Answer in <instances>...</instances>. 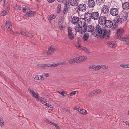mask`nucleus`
I'll return each mask as SVG.
<instances>
[{
	"instance_id": "obj_40",
	"label": "nucleus",
	"mask_w": 129,
	"mask_h": 129,
	"mask_svg": "<svg viewBox=\"0 0 129 129\" xmlns=\"http://www.w3.org/2000/svg\"><path fill=\"white\" fill-rule=\"evenodd\" d=\"M15 9L16 10H20L21 9V8L20 7L19 5H16L14 7Z\"/></svg>"
},
{
	"instance_id": "obj_31",
	"label": "nucleus",
	"mask_w": 129,
	"mask_h": 129,
	"mask_svg": "<svg viewBox=\"0 0 129 129\" xmlns=\"http://www.w3.org/2000/svg\"><path fill=\"white\" fill-rule=\"evenodd\" d=\"M116 21V20H114L113 21V22L114 23L115 22V24L113 26V28H115L117 26L118 24H119L117 20Z\"/></svg>"
},
{
	"instance_id": "obj_49",
	"label": "nucleus",
	"mask_w": 129,
	"mask_h": 129,
	"mask_svg": "<svg viewBox=\"0 0 129 129\" xmlns=\"http://www.w3.org/2000/svg\"><path fill=\"white\" fill-rule=\"evenodd\" d=\"M41 66L42 65V67H44V68H46L47 67H49V66H50V64H44L43 65H41Z\"/></svg>"
},
{
	"instance_id": "obj_43",
	"label": "nucleus",
	"mask_w": 129,
	"mask_h": 129,
	"mask_svg": "<svg viewBox=\"0 0 129 129\" xmlns=\"http://www.w3.org/2000/svg\"><path fill=\"white\" fill-rule=\"evenodd\" d=\"M68 11V8L64 7L63 11V13L64 14H66Z\"/></svg>"
},
{
	"instance_id": "obj_11",
	"label": "nucleus",
	"mask_w": 129,
	"mask_h": 129,
	"mask_svg": "<svg viewBox=\"0 0 129 129\" xmlns=\"http://www.w3.org/2000/svg\"><path fill=\"white\" fill-rule=\"evenodd\" d=\"M79 18L78 17L73 16L71 20V22L72 24H78L79 20Z\"/></svg>"
},
{
	"instance_id": "obj_56",
	"label": "nucleus",
	"mask_w": 129,
	"mask_h": 129,
	"mask_svg": "<svg viewBox=\"0 0 129 129\" xmlns=\"http://www.w3.org/2000/svg\"><path fill=\"white\" fill-rule=\"evenodd\" d=\"M76 91H74L72 92H71V93H70V96H71L73 95H75L76 94Z\"/></svg>"
},
{
	"instance_id": "obj_34",
	"label": "nucleus",
	"mask_w": 129,
	"mask_h": 129,
	"mask_svg": "<svg viewBox=\"0 0 129 129\" xmlns=\"http://www.w3.org/2000/svg\"><path fill=\"white\" fill-rule=\"evenodd\" d=\"M66 3L64 4L65 6L64 7L66 8H69V3L68 0H66Z\"/></svg>"
},
{
	"instance_id": "obj_63",
	"label": "nucleus",
	"mask_w": 129,
	"mask_h": 129,
	"mask_svg": "<svg viewBox=\"0 0 129 129\" xmlns=\"http://www.w3.org/2000/svg\"><path fill=\"white\" fill-rule=\"evenodd\" d=\"M44 121H45L46 122L48 123L49 124L50 120H49L48 119H46Z\"/></svg>"
},
{
	"instance_id": "obj_18",
	"label": "nucleus",
	"mask_w": 129,
	"mask_h": 129,
	"mask_svg": "<svg viewBox=\"0 0 129 129\" xmlns=\"http://www.w3.org/2000/svg\"><path fill=\"white\" fill-rule=\"evenodd\" d=\"M78 57H75L73 59H71L68 60L69 63L70 64H73L78 62Z\"/></svg>"
},
{
	"instance_id": "obj_5",
	"label": "nucleus",
	"mask_w": 129,
	"mask_h": 129,
	"mask_svg": "<svg viewBox=\"0 0 129 129\" xmlns=\"http://www.w3.org/2000/svg\"><path fill=\"white\" fill-rule=\"evenodd\" d=\"M55 50L54 46L52 45L48 48V50L46 52L47 55L48 56L52 55Z\"/></svg>"
},
{
	"instance_id": "obj_50",
	"label": "nucleus",
	"mask_w": 129,
	"mask_h": 129,
	"mask_svg": "<svg viewBox=\"0 0 129 129\" xmlns=\"http://www.w3.org/2000/svg\"><path fill=\"white\" fill-rule=\"evenodd\" d=\"M75 46L77 48L79 49H82V48L83 47L79 45H75Z\"/></svg>"
},
{
	"instance_id": "obj_55",
	"label": "nucleus",
	"mask_w": 129,
	"mask_h": 129,
	"mask_svg": "<svg viewBox=\"0 0 129 129\" xmlns=\"http://www.w3.org/2000/svg\"><path fill=\"white\" fill-rule=\"evenodd\" d=\"M5 10L7 11H9V10L10 9V5H9L8 6H5Z\"/></svg>"
},
{
	"instance_id": "obj_15",
	"label": "nucleus",
	"mask_w": 129,
	"mask_h": 129,
	"mask_svg": "<svg viewBox=\"0 0 129 129\" xmlns=\"http://www.w3.org/2000/svg\"><path fill=\"white\" fill-rule=\"evenodd\" d=\"M91 13L87 12L84 15V18L86 21L89 22L90 21V19H91V17H90Z\"/></svg>"
},
{
	"instance_id": "obj_29",
	"label": "nucleus",
	"mask_w": 129,
	"mask_h": 129,
	"mask_svg": "<svg viewBox=\"0 0 129 129\" xmlns=\"http://www.w3.org/2000/svg\"><path fill=\"white\" fill-rule=\"evenodd\" d=\"M70 5L72 6H76L77 5V0H75L74 2H70Z\"/></svg>"
},
{
	"instance_id": "obj_59",
	"label": "nucleus",
	"mask_w": 129,
	"mask_h": 129,
	"mask_svg": "<svg viewBox=\"0 0 129 129\" xmlns=\"http://www.w3.org/2000/svg\"><path fill=\"white\" fill-rule=\"evenodd\" d=\"M126 64H121L120 65V66L124 68H126Z\"/></svg>"
},
{
	"instance_id": "obj_61",
	"label": "nucleus",
	"mask_w": 129,
	"mask_h": 129,
	"mask_svg": "<svg viewBox=\"0 0 129 129\" xmlns=\"http://www.w3.org/2000/svg\"><path fill=\"white\" fill-rule=\"evenodd\" d=\"M28 91L30 93H32V94L33 91H34V90H31L30 88H29L28 89Z\"/></svg>"
},
{
	"instance_id": "obj_35",
	"label": "nucleus",
	"mask_w": 129,
	"mask_h": 129,
	"mask_svg": "<svg viewBox=\"0 0 129 129\" xmlns=\"http://www.w3.org/2000/svg\"><path fill=\"white\" fill-rule=\"evenodd\" d=\"M82 50L86 53L89 54L90 53L89 51L87 48L85 47L82 48Z\"/></svg>"
},
{
	"instance_id": "obj_60",
	"label": "nucleus",
	"mask_w": 129,
	"mask_h": 129,
	"mask_svg": "<svg viewBox=\"0 0 129 129\" xmlns=\"http://www.w3.org/2000/svg\"><path fill=\"white\" fill-rule=\"evenodd\" d=\"M123 122L126 125H129V122L127 121H123Z\"/></svg>"
},
{
	"instance_id": "obj_57",
	"label": "nucleus",
	"mask_w": 129,
	"mask_h": 129,
	"mask_svg": "<svg viewBox=\"0 0 129 129\" xmlns=\"http://www.w3.org/2000/svg\"><path fill=\"white\" fill-rule=\"evenodd\" d=\"M59 65H63L66 64V63L64 62H60L59 63Z\"/></svg>"
},
{
	"instance_id": "obj_8",
	"label": "nucleus",
	"mask_w": 129,
	"mask_h": 129,
	"mask_svg": "<svg viewBox=\"0 0 129 129\" xmlns=\"http://www.w3.org/2000/svg\"><path fill=\"white\" fill-rule=\"evenodd\" d=\"M90 17L94 20H97L99 17V15L98 12H94L91 13Z\"/></svg>"
},
{
	"instance_id": "obj_10",
	"label": "nucleus",
	"mask_w": 129,
	"mask_h": 129,
	"mask_svg": "<svg viewBox=\"0 0 129 129\" xmlns=\"http://www.w3.org/2000/svg\"><path fill=\"white\" fill-rule=\"evenodd\" d=\"M86 6L85 4H82L79 5L78 8L79 11H84L86 10Z\"/></svg>"
},
{
	"instance_id": "obj_24",
	"label": "nucleus",
	"mask_w": 129,
	"mask_h": 129,
	"mask_svg": "<svg viewBox=\"0 0 129 129\" xmlns=\"http://www.w3.org/2000/svg\"><path fill=\"white\" fill-rule=\"evenodd\" d=\"M104 1V0H96V3L98 5L100 6L103 4Z\"/></svg>"
},
{
	"instance_id": "obj_16",
	"label": "nucleus",
	"mask_w": 129,
	"mask_h": 129,
	"mask_svg": "<svg viewBox=\"0 0 129 129\" xmlns=\"http://www.w3.org/2000/svg\"><path fill=\"white\" fill-rule=\"evenodd\" d=\"M105 24V26L107 27H110L113 25V23L111 21L107 20Z\"/></svg>"
},
{
	"instance_id": "obj_52",
	"label": "nucleus",
	"mask_w": 129,
	"mask_h": 129,
	"mask_svg": "<svg viewBox=\"0 0 129 129\" xmlns=\"http://www.w3.org/2000/svg\"><path fill=\"white\" fill-rule=\"evenodd\" d=\"M26 36L31 38H32L33 37V35L31 33H26Z\"/></svg>"
},
{
	"instance_id": "obj_54",
	"label": "nucleus",
	"mask_w": 129,
	"mask_h": 129,
	"mask_svg": "<svg viewBox=\"0 0 129 129\" xmlns=\"http://www.w3.org/2000/svg\"><path fill=\"white\" fill-rule=\"evenodd\" d=\"M74 109L77 110L79 112V111L81 110V108L77 107H75L74 108Z\"/></svg>"
},
{
	"instance_id": "obj_36",
	"label": "nucleus",
	"mask_w": 129,
	"mask_h": 129,
	"mask_svg": "<svg viewBox=\"0 0 129 129\" xmlns=\"http://www.w3.org/2000/svg\"><path fill=\"white\" fill-rule=\"evenodd\" d=\"M75 30V31L76 32H79L80 33L81 32V28L79 26V27H77V26H75L74 27Z\"/></svg>"
},
{
	"instance_id": "obj_32",
	"label": "nucleus",
	"mask_w": 129,
	"mask_h": 129,
	"mask_svg": "<svg viewBox=\"0 0 129 129\" xmlns=\"http://www.w3.org/2000/svg\"><path fill=\"white\" fill-rule=\"evenodd\" d=\"M9 12V11H7L6 10H4L1 13V15L2 16H5L7 15Z\"/></svg>"
},
{
	"instance_id": "obj_48",
	"label": "nucleus",
	"mask_w": 129,
	"mask_h": 129,
	"mask_svg": "<svg viewBox=\"0 0 129 129\" xmlns=\"http://www.w3.org/2000/svg\"><path fill=\"white\" fill-rule=\"evenodd\" d=\"M58 23L59 25H62V20L61 19H59L58 20Z\"/></svg>"
},
{
	"instance_id": "obj_17",
	"label": "nucleus",
	"mask_w": 129,
	"mask_h": 129,
	"mask_svg": "<svg viewBox=\"0 0 129 129\" xmlns=\"http://www.w3.org/2000/svg\"><path fill=\"white\" fill-rule=\"evenodd\" d=\"M95 3L93 0H89L88 2V5L89 7L92 8L94 6Z\"/></svg>"
},
{
	"instance_id": "obj_13",
	"label": "nucleus",
	"mask_w": 129,
	"mask_h": 129,
	"mask_svg": "<svg viewBox=\"0 0 129 129\" xmlns=\"http://www.w3.org/2000/svg\"><path fill=\"white\" fill-rule=\"evenodd\" d=\"M127 19V17L126 16L122 17V18H118L117 20L119 24H121L123 23L124 21H126Z\"/></svg>"
},
{
	"instance_id": "obj_3",
	"label": "nucleus",
	"mask_w": 129,
	"mask_h": 129,
	"mask_svg": "<svg viewBox=\"0 0 129 129\" xmlns=\"http://www.w3.org/2000/svg\"><path fill=\"white\" fill-rule=\"evenodd\" d=\"M86 21L85 19L82 18H79V20L78 23V26L80 28H82L85 27L86 25L85 21Z\"/></svg>"
},
{
	"instance_id": "obj_28",
	"label": "nucleus",
	"mask_w": 129,
	"mask_h": 129,
	"mask_svg": "<svg viewBox=\"0 0 129 129\" xmlns=\"http://www.w3.org/2000/svg\"><path fill=\"white\" fill-rule=\"evenodd\" d=\"M129 39V34L127 35L125 38H122V40L124 41L128 42Z\"/></svg>"
},
{
	"instance_id": "obj_12",
	"label": "nucleus",
	"mask_w": 129,
	"mask_h": 129,
	"mask_svg": "<svg viewBox=\"0 0 129 129\" xmlns=\"http://www.w3.org/2000/svg\"><path fill=\"white\" fill-rule=\"evenodd\" d=\"M108 46L111 48H114L116 46V44L115 42L114 41H109L108 42Z\"/></svg>"
},
{
	"instance_id": "obj_46",
	"label": "nucleus",
	"mask_w": 129,
	"mask_h": 129,
	"mask_svg": "<svg viewBox=\"0 0 129 129\" xmlns=\"http://www.w3.org/2000/svg\"><path fill=\"white\" fill-rule=\"evenodd\" d=\"M58 92L60 93L62 95V96H63V98H64L66 96V93H64V92L63 91H58Z\"/></svg>"
},
{
	"instance_id": "obj_39",
	"label": "nucleus",
	"mask_w": 129,
	"mask_h": 129,
	"mask_svg": "<svg viewBox=\"0 0 129 129\" xmlns=\"http://www.w3.org/2000/svg\"><path fill=\"white\" fill-rule=\"evenodd\" d=\"M48 107V109L50 110L51 111H52L53 106L51 104H48L47 105Z\"/></svg>"
},
{
	"instance_id": "obj_44",
	"label": "nucleus",
	"mask_w": 129,
	"mask_h": 129,
	"mask_svg": "<svg viewBox=\"0 0 129 129\" xmlns=\"http://www.w3.org/2000/svg\"><path fill=\"white\" fill-rule=\"evenodd\" d=\"M55 17H56L54 15H52V14L50 16V19H49V20H50V21H51L53 19H54L55 18Z\"/></svg>"
},
{
	"instance_id": "obj_58",
	"label": "nucleus",
	"mask_w": 129,
	"mask_h": 129,
	"mask_svg": "<svg viewBox=\"0 0 129 129\" xmlns=\"http://www.w3.org/2000/svg\"><path fill=\"white\" fill-rule=\"evenodd\" d=\"M30 43L31 45L33 46H34L35 45H36V44L34 42H30Z\"/></svg>"
},
{
	"instance_id": "obj_21",
	"label": "nucleus",
	"mask_w": 129,
	"mask_h": 129,
	"mask_svg": "<svg viewBox=\"0 0 129 129\" xmlns=\"http://www.w3.org/2000/svg\"><path fill=\"white\" fill-rule=\"evenodd\" d=\"M89 34L88 33H86L84 35L83 37V40L84 41H86L88 39Z\"/></svg>"
},
{
	"instance_id": "obj_22",
	"label": "nucleus",
	"mask_w": 129,
	"mask_h": 129,
	"mask_svg": "<svg viewBox=\"0 0 129 129\" xmlns=\"http://www.w3.org/2000/svg\"><path fill=\"white\" fill-rule=\"evenodd\" d=\"M32 96L33 97L35 98L37 101L39 100V97H38V93H36L34 91H33Z\"/></svg>"
},
{
	"instance_id": "obj_33",
	"label": "nucleus",
	"mask_w": 129,
	"mask_h": 129,
	"mask_svg": "<svg viewBox=\"0 0 129 129\" xmlns=\"http://www.w3.org/2000/svg\"><path fill=\"white\" fill-rule=\"evenodd\" d=\"M95 93V90H93L90 92L89 94V96L91 97L94 95Z\"/></svg>"
},
{
	"instance_id": "obj_64",
	"label": "nucleus",
	"mask_w": 129,
	"mask_h": 129,
	"mask_svg": "<svg viewBox=\"0 0 129 129\" xmlns=\"http://www.w3.org/2000/svg\"><path fill=\"white\" fill-rule=\"evenodd\" d=\"M13 58H14L17 59V56L16 55L14 54L13 56Z\"/></svg>"
},
{
	"instance_id": "obj_23",
	"label": "nucleus",
	"mask_w": 129,
	"mask_h": 129,
	"mask_svg": "<svg viewBox=\"0 0 129 129\" xmlns=\"http://www.w3.org/2000/svg\"><path fill=\"white\" fill-rule=\"evenodd\" d=\"M35 79L36 80H40L42 79L43 80L44 79V77H43L42 75H37L35 77Z\"/></svg>"
},
{
	"instance_id": "obj_14",
	"label": "nucleus",
	"mask_w": 129,
	"mask_h": 129,
	"mask_svg": "<svg viewBox=\"0 0 129 129\" xmlns=\"http://www.w3.org/2000/svg\"><path fill=\"white\" fill-rule=\"evenodd\" d=\"M109 8L108 6L104 5L102 10V12L104 14L106 13L109 12Z\"/></svg>"
},
{
	"instance_id": "obj_1",
	"label": "nucleus",
	"mask_w": 129,
	"mask_h": 129,
	"mask_svg": "<svg viewBox=\"0 0 129 129\" xmlns=\"http://www.w3.org/2000/svg\"><path fill=\"white\" fill-rule=\"evenodd\" d=\"M87 31L89 32H93L95 33L96 35H99L100 34V37L101 39H103L105 38L107 39L109 38L110 34V29L107 30L105 27L98 25L96 26V29L94 30V26L92 25L87 26Z\"/></svg>"
},
{
	"instance_id": "obj_47",
	"label": "nucleus",
	"mask_w": 129,
	"mask_h": 129,
	"mask_svg": "<svg viewBox=\"0 0 129 129\" xmlns=\"http://www.w3.org/2000/svg\"><path fill=\"white\" fill-rule=\"evenodd\" d=\"M101 66H100V65H99L97 66H96L95 65V70H99L101 69Z\"/></svg>"
},
{
	"instance_id": "obj_42",
	"label": "nucleus",
	"mask_w": 129,
	"mask_h": 129,
	"mask_svg": "<svg viewBox=\"0 0 129 129\" xmlns=\"http://www.w3.org/2000/svg\"><path fill=\"white\" fill-rule=\"evenodd\" d=\"M4 121L3 119L0 117V125L2 126L4 125Z\"/></svg>"
},
{
	"instance_id": "obj_51",
	"label": "nucleus",
	"mask_w": 129,
	"mask_h": 129,
	"mask_svg": "<svg viewBox=\"0 0 129 129\" xmlns=\"http://www.w3.org/2000/svg\"><path fill=\"white\" fill-rule=\"evenodd\" d=\"M95 65H91L89 67V69H93L95 70Z\"/></svg>"
},
{
	"instance_id": "obj_27",
	"label": "nucleus",
	"mask_w": 129,
	"mask_h": 129,
	"mask_svg": "<svg viewBox=\"0 0 129 129\" xmlns=\"http://www.w3.org/2000/svg\"><path fill=\"white\" fill-rule=\"evenodd\" d=\"M4 5V6H8L10 5V0H3Z\"/></svg>"
},
{
	"instance_id": "obj_45",
	"label": "nucleus",
	"mask_w": 129,
	"mask_h": 129,
	"mask_svg": "<svg viewBox=\"0 0 129 129\" xmlns=\"http://www.w3.org/2000/svg\"><path fill=\"white\" fill-rule=\"evenodd\" d=\"M30 9V8L28 7H25L23 8V12H24L26 10H28Z\"/></svg>"
},
{
	"instance_id": "obj_2",
	"label": "nucleus",
	"mask_w": 129,
	"mask_h": 129,
	"mask_svg": "<svg viewBox=\"0 0 129 129\" xmlns=\"http://www.w3.org/2000/svg\"><path fill=\"white\" fill-rule=\"evenodd\" d=\"M6 26L8 31H10L12 34L14 33V31L12 29V25L10 21H6Z\"/></svg>"
},
{
	"instance_id": "obj_6",
	"label": "nucleus",
	"mask_w": 129,
	"mask_h": 129,
	"mask_svg": "<svg viewBox=\"0 0 129 129\" xmlns=\"http://www.w3.org/2000/svg\"><path fill=\"white\" fill-rule=\"evenodd\" d=\"M124 30L122 28L118 29L117 31V36L116 38L118 39L122 40V38L123 37L121 36L124 33Z\"/></svg>"
},
{
	"instance_id": "obj_9",
	"label": "nucleus",
	"mask_w": 129,
	"mask_h": 129,
	"mask_svg": "<svg viewBox=\"0 0 129 129\" xmlns=\"http://www.w3.org/2000/svg\"><path fill=\"white\" fill-rule=\"evenodd\" d=\"M99 21L100 24L102 25H105L107 20L106 17L104 16L99 17Z\"/></svg>"
},
{
	"instance_id": "obj_37",
	"label": "nucleus",
	"mask_w": 129,
	"mask_h": 129,
	"mask_svg": "<svg viewBox=\"0 0 129 129\" xmlns=\"http://www.w3.org/2000/svg\"><path fill=\"white\" fill-rule=\"evenodd\" d=\"M42 75L43 77L44 76V77L45 79L49 76V74L48 73H43Z\"/></svg>"
},
{
	"instance_id": "obj_19",
	"label": "nucleus",
	"mask_w": 129,
	"mask_h": 129,
	"mask_svg": "<svg viewBox=\"0 0 129 129\" xmlns=\"http://www.w3.org/2000/svg\"><path fill=\"white\" fill-rule=\"evenodd\" d=\"M78 57V62H80L81 61H84L86 60L87 58V57L85 56L78 57Z\"/></svg>"
},
{
	"instance_id": "obj_53",
	"label": "nucleus",
	"mask_w": 129,
	"mask_h": 129,
	"mask_svg": "<svg viewBox=\"0 0 129 129\" xmlns=\"http://www.w3.org/2000/svg\"><path fill=\"white\" fill-rule=\"evenodd\" d=\"M95 93L97 94H100L101 92V90L100 89H96L95 90Z\"/></svg>"
},
{
	"instance_id": "obj_7",
	"label": "nucleus",
	"mask_w": 129,
	"mask_h": 129,
	"mask_svg": "<svg viewBox=\"0 0 129 129\" xmlns=\"http://www.w3.org/2000/svg\"><path fill=\"white\" fill-rule=\"evenodd\" d=\"M68 30L69 37L71 40H73L74 38V35L73 33L72 28L70 27H68Z\"/></svg>"
},
{
	"instance_id": "obj_30",
	"label": "nucleus",
	"mask_w": 129,
	"mask_h": 129,
	"mask_svg": "<svg viewBox=\"0 0 129 129\" xmlns=\"http://www.w3.org/2000/svg\"><path fill=\"white\" fill-rule=\"evenodd\" d=\"M79 112L81 114L83 115H86L87 113V112L86 110L83 109H81L79 111Z\"/></svg>"
},
{
	"instance_id": "obj_25",
	"label": "nucleus",
	"mask_w": 129,
	"mask_h": 129,
	"mask_svg": "<svg viewBox=\"0 0 129 129\" xmlns=\"http://www.w3.org/2000/svg\"><path fill=\"white\" fill-rule=\"evenodd\" d=\"M45 99L44 97H41L40 98V101L41 102H42L43 104L45 105V106H47V103H46L45 101Z\"/></svg>"
},
{
	"instance_id": "obj_4",
	"label": "nucleus",
	"mask_w": 129,
	"mask_h": 129,
	"mask_svg": "<svg viewBox=\"0 0 129 129\" xmlns=\"http://www.w3.org/2000/svg\"><path fill=\"white\" fill-rule=\"evenodd\" d=\"M118 10L116 8L113 7L110 11V14L113 16H117L118 14Z\"/></svg>"
},
{
	"instance_id": "obj_38",
	"label": "nucleus",
	"mask_w": 129,
	"mask_h": 129,
	"mask_svg": "<svg viewBox=\"0 0 129 129\" xmlns=\"http://www.w3.org/2000/svg\"><path fill=\"white\" fill-rule=\"evenodd\" d=\"M61 5L60 4H59L58 5L57 9V13H60L61 11Z\"/></svg>"
},
{
	"instance_id": "obj_20",
	"label": "nucleus",
	"mask_w": 129,
	"mask_h": 129,
	"mask_svg": "<svg viewBox=\"0 0 129 129\" xmlns=\"http://www.w3.org/2000/svg\"><path fill=\"white\" fill-rule=\"evenodd\" d=\"M35 14V12L29 11L26 13V15L28 16V17H33Z\"/></svg>"
},
{
	"instance_id": "obj_26",
	"label": "nucleus",
	"mask_w": 129,
	"mask_h": 129,
	"mask_svg": "<svg viewBox=\"0 0 129 129\" xmlns=\"http://www.w3.org/2000/svg\"><path fill=\"white\" fill-rule=\"evenodd\" d=\"M81 28V32L80 33L81 34H82L83 32L85 33L86 31H87V26H86V27H84L82 28Z\"/></svg>"
},
{
	"instance_id": "obj_41",
	"label": "nucleus",
	"mask_w": 129,
	"mask_h": 129,
	"mask_svg": "<svg viewBox=\"0 0 129 129\" xmlns=\"http://www.w3.org/2000/svg\"><path fill=\"white\" fill-rule=\"evenodd\" d=\"M101 66V69H106L108 68V67L106 66L103 65H100Z\"/></svg>"
},
{
	"instance_id": "obj_62",
	"label": "nucleus",
	"mask_w": 129,
	"mask_h": 129,
	"mask_svg": "<svg viewBox=\"0 0 129 129\" xmlns=\"http://www.w3.org/2000/svg\"><path fill=\"white\" fill-rule=\"evenodd\" d=\"M26 33L24 31H21V34L23 35L24 36H26Z\"/></svg>"
}]
</instances>
